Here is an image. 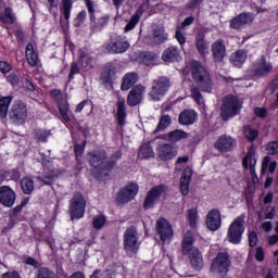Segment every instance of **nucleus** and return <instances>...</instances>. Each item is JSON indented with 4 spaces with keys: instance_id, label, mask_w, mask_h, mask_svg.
Returning <instances> with one entry per match:
<instances>
[{
    "instance_id": "1",
    "label": "nucleus",
    "mask_w": 278,
    "mask_h": 278,
    "mask_svg": "<svg viewBox=\"0 0 278 278\" xmlns=\"http://www.w3.org/2000/svg\"><path fill=\"white\" fill-rule=\"evenodd\" d=\"M189 72L195 85L190 88L191 97L198 103V105H203V94L202 92H212L214 88V80H212V75L207 71L206 66H203L199 61H191L189 63Z\"/></svg>"
},
{
    "instance_id": "2",
    "label": "nucleus",
    "mask_w": 278,
    "mask_h": 278,
    "mask_svg": "<svg viewBox=\"0 0 278 278\" xmlns=\"http://www.w3.org/2000/svg\"><path fill=\"white\" fill-rule=\"evenodd\" d=\"M106 157L108 154L104 150L88 153V162L90 166H92L93 173H97V175H108V173L116 166V161L123 157V153L121 151H116L110 161H105Z\"/></svg>"
},
{
    "instance_id": "3",
    "label": "nucleus",
    "mask_w": 278,
    "mask_h": 278,
    "mask_svg": "<svg viewBox=\"0 0 278 278\" xmlns=\"http://www.w3.org/2000/svg\"><path fill=\"white\" fill-rule=\"evenodd\" d=\"M242 110V103L237 97L227 96L223 99V104L220 108V116L223 121H229L233 116H238Z\"/></svg>"
},
{
    "instance_id": "4",
    "label": "nucleus",
    "mask_w": 278,
    "mask_h": 278,
    "mask_svg": "<svg viewBox=\"0 0 278 278\" xmlns=\"http://www.w3.org/2000/svg\"><path fill=\"white\" fill-rule=\"evenodd\" d=\"M140 250V237H138V229L130 226L124 232V251L131 257Z\"/></svg>"
},
{
    "instance_id": "5",
    "label": "nucleus",
    "mask_w": 278,
    "mask_h": 278,
    "mask_svg": "<svg viewBox=\"0 0 278 278\" xmlns=\"http://www.w3.org/2000/svg\"><path fill=\"white\" fill-rule=\"evenodd\" d=\"M244 218L247 216L244 214L237 217L228 228V241L231 244H240L242 241V233H244Z\"/></svg>"
},
{
    "instance_id": "6",
    "label": "nucleus",
    "mask_w": 278,
    "mask_h": 278,
    "mask_svg": "<svg viewBox=\"0 0 278 278\" xmlns=\"http://www.w3.org/2000/svg\"><path fill=\"white\" fill-rule=\"evenodd\" d=\"M71 220H79L86 214V198L80 192L74 193L70 202Z\"/></svg>"
},
{
    "instance_id": "7",
    "label": "nucleus",
    "mask_w": 278,
    "mask_h": 278,
    "mask_svg": "<svg viewBox=\"0 0 278 278\" xmlns=\"http://www.w3.org/2000/svg\"><path fill=\"white\" fill-rule=\"evenodd\" d=\"M229 266H231V261H229V254L219 252L217 256L212 262L211 271L218 277H225L229 273Z\"/></svg>"
},
{
    "instance_id": "8",
    "label": "nucleus",
    "mask_w": 278,
    "mask_h": 278,
    "mask_svg": "<svg viewBox=\"0 0 278 278\" xmlns=\"http://www.w3.org/2000/svg\"><path fill=\"white\" fill-rule=\"evenodd\" d=\"M170 88V79L167 77H160L152 83V89L150 91V97L152 101H160Z\"/></svg>"
},
{
    "instance_id": "9",
    "label": "nucleus",
    "mask_w": 278,
    "mask_h": 278,
    "mask_svg": "<svg viewBox=\"0 0 278 278\" xmlns=\"http://www.w3.org/2000/svg\"><path fill=\"white\" fill-rule=\"evenodd\" d=\"M138 184L131 182L121 189L116 197V203L118 205H123L124 203H129V201H132V199L136 198V194H138Z\"/></svg>"
},
{
    "instance_id": "10",
    "label": "nucleus",
    "mask_w": 278,
    "mask_h": 278,
    "mask_svg": "<svg viewBox=\"0 0 278 278\" xmlns=\"http://www.w3.org/2000/svg\"><path fill=\"white\" fill-rule=\"evenodd\" d=\"M166 192V186L164 185H159L156 187H153L147 194L144 202H143V207L144 210H151L154 207V205L160 201V198L162 194Z\"/></svg>"
},
{
    "instance_id": "11",
    "label": "nucleus",
    "mask_w": 278,
    "mask_h": 278,
    "mask_svg": "<svg viewBox=\"0 0 278 278\" xmlns=\"http://www.w3.org/2000/svg\"><path fill=\"white\" fill-rule=\"evenodd\" d=\"M236 139L231 136L222 135L215 141L214 147L220 153H229V151H233L236 149Z\"/></svg>"
},
{
    "instance_id": "12",
    "label": "nucleus",
    "mask_w": 278,
    "mask_h": 278,
    "mask_svg": "<svg viewBox=\"0 0 278 278\" xmlns=\"http://www.w3.org/2000/svg\"><path fill=\"white\" fill-rule=\"evenodd\" d=\"M51 96L59 104V112L63 121H65V123H68L71 121V116H68V102L66 101V99H64L62 91L53 89L51 91Z\"/></svg>"
},
{
    "instance_id": "13",
    "label": "nucleus",
    "mask_w": 278,
    "mask_h": 278,
    "mask_svg": "<svg viewBox=\"0 0 278 278\" xmlns=\"http://www.w3.org/2000/svg\"><path fill=\"white\" fill-rule=\"evenodd\" d=\"M156 233H159L162 242H168L173 239V227L166 218L157 219Z\"/></svg>"
},
{
    "instance_id": "14",
    "label": "nucleus",
    "mask_w": 278,
    "mask_h": 278,
    "mask_svg": "<svg viewBox=\"0 0 278 278\" xmlns=\"http://www.w3.org/2000/svg\"><path fill=\"white\" fill-rule=\"evenodd\" d=\"M156 154L162 162H168L174 157H177V150L170 143H160L156 147Z\"/></svg>"
},
{
    "instance_id": "15",
    "label": "nucleus",
    "mask_w": 278,
    "mask_h": 278,
    "mask_svg": "<svg viewBox=\"0 0 278 278\" xmlns=\"http://www.w3.org/2000/svg\"><path fill=\"white\" fill-rule=\"evenodd\" d=\"M108 53H125L129 49V42L122 37L111 38L105 47Z\"/></svg>"
},
{
    "instance_id": "16",
    "label": "nucleus",
    "mask_w": 278,
    "mask_h": 278,
    "mask_svg": "<svg viewBox=\"0 0 278 278\" xmlns=\"http://www.w3.org/2000/svg\"><path fill=\"white\" fill-rule=\"evenodd\" d=\"M0 203L4 207H13L16 203V192L8 186L0 187Z\"/></svg>"
},
{
    "instance_id": "17",
    "label": "nucleus",
    "mask_w": 278,
    "mask_h": 278,
    "mask_svg": "<svg viewBox=\"0 0 278 278\" xmlns=\"http://www.w3.org/2000/svg\"><path fill=\"white\" fill-rule=\"evenodd\" d=\"M9 116L14 121V123H23V121L27 118V105L23 102L13 104Z\"/></svg>"
},
{
    "instance_id": "18",
    "label": "nucleus",
    "mask_w": 278,
    "mask_h": 278,
    "mask_svg": "<svg viewBox=\"0 0 278 278\" xmlns=\"http://www.w3.org/2000/svg\"><path fill=\"white\" fill-rule=\"evenodd\" d=\"M222 219L220 211L217 208L211 210L206 215V227L210 231H218L220 229Z\"/></svg>"
},
{
    "instance_id": "19",
    "label": "nucleus",
    "mask_w": 278,
    "mask_h": 278,
    "mask_svg": "<svg viewBox=\"0 0 278 278\" xmlns=\"http://www.w3.org/2000/svg\"><path fill=\"white\" fill-rule=\"evenodd\" d=\"M253 23V14L251 13H241L230 21L231 29H242L247 25Z\"/></svg>"
},
{
    "instance_id": "20",
    "label": "nucleus",
    "mask_w": 278,
    "mask_h": 278,
    "mask_svg": "<svg viewBox=\"0 0 278 278\" xmlns=\"http://www.w3.org/2000/svg\"><path fill=\"white\" fill-rule=\"evenodd\" d=\"M212 53L215 62L220 63L225 60V56L227 55V48L225 47V41H223V39H217L213 42Z\"/></svg>"
},
{
    "instance_id": "21",
    "label": "nucleus",
    "mask_w": 278,
    "mask_h": 278,
    "mask_svg": "<svg viewBox=\"0 0 278 278\" xmlns=\"http://www.w3.org/2000/svg\"><path fill=\"white\" fill-rule=\"evenodd\" d=\"M143 94H144V87L140 85L135 86L128 93L127 104L130 105L131 108L140 104V102L142 101Z\"/></svg>"
},
{
    "instance_id": "22",
    "label": "nucleus",
    "mask_w": 278,
    "mask_h": 278,
    "mask_svg": "<svg viewBox=\"0 0 278 278\" xmlns=\"http://www.w3.org/2000/svg\"><path fill=\"white\" fill-rule=\"evenodd\" d=\"M273 73V64L266 62V58L262 56L254 65V74L260 77H266Z\"/></svg>"
},
{
    "instance_id": "23",
    "label": "nucleus",
    "mask_w": 278,
    "mask_h": 278,
    "mask_svg": "<svg viewBox=\"0 0 278 278\" xmlns=\"http://www.w3.org/2000/svg\"><path fill=\"white\" fill-rule=\"evenodd\" d=\"M71 10H73V0L62 1V17L60 18L62 29H68V20L71 18Z\"/></svg>"
},
{
    "instance_id": "24",
    "label": "nucleus",
    "mask_w": 278,
    "mask_h": 278,
    "mask_svg": "<svg viewBox=\"0 0 278 278\" xmlns=\"http://www.w3.org/2000/svg\"><path fill=\"white\" fill-rule=\"evenodd\" d=\"M192 180V168L186 167L180 178V192L187 197L190 192V181Z\"/></svg>"
},
{
    "instance_id": "25",
    "label": "nucleus",
    "mask_w": 278,
    "mask_h": 278,
    "mask_svg": "<svg viewBox=\"0 0 278 278\" xmlns=\"http://www.w3.org/2000/svg\"><path fill=\"white\" fill-rule=\"evenodd\" d=\"M255 164H257V155L255 154V150H253V148H251L248 151L247 155L243 157L242 165L247 169L250 166V172H251L252 177H255Z\"/></svg>"
},
{
    "instance_id": "26",
    "label": "nucleus",
    "mask_w": 278,
    "mask_h": 278,
    "mask_svg": "<svg viewBox=\"0 0 278 278\" xmlns=\"http://www.w3.org/2000/svg\"><path fill=\"white\" fill-rule=\"evenodd\" d=\"M160 138H163V140H168V142L175 143L179 142V140H186V138H188V132L181 129H176L163 135L162 137L156 138L155 140H160Z\"/></svg>"
},
{
    "instance_id": "27",
    "label": "nucleus",
    "mask_w": 278,
    "mask_h": 278,
    "mask_svg": "<svg viewBox=\"0 0 278 278\" xmlns=\"http://www.w3.org/2000/svg\"><path fill=\"white\" fill-rule=\"evenodd\" d=\"M151 40L153 45H162L168 40V34H166L163 26H156L153 28Z\"/></svg>"
},
{
    "instance_id": "28",
    "label": "nucleus",
    "mask_w": 278,
    "mask_h": 278,
    "mask_svg": "<svg viewBox=\"0 0 278 278\" xmlns=\"http://www.w3.org/2000/svg\"><path fill=\"white\" fill-rule=\"evenodd\" d=\"M181 58V53L179 52V49L175 46H170L166 50H164L162 54V60L164 62H177Z\"/></svg>"
},
{
    "instance_id": "29",
    "label": "nucleus",
    "mask_w": 278,
    "mask_h": 278,
    "mask_svg": "<svg viewBox=\"0 0 278 278\" xmlns=\"http://www.w3.org/2000/svg\"><path fill=\"white\" fill-rule=\"evenodd\" d=\"M189 260L194 270H201V268H203V255H201L198 249H193L189 252Z\"/></svg>"
},
{
    "instance_id": "30",
    "label": "nucleus",
    "mask_w": 278,
    "mask_h": 278,
    "mask_svg": "<svg viewBox=\"0 0 278 278\" xmlns=\"http://www.w3.org/2000/svg\"><path fill=\"white\" fill-rule=\"evenodd\" d=\"M178 121L180 125H194L197 121V112L193 110H185L179 114Z\"/></svg>"
},
{
    "instance_id": "31",
    "label": "nucleus",
    "mask_w": 278,
    "mask_h": 278,
    "mask_svg": "<svg viewBox=\"0 0 278 278\" xmlns=\"http://www.w3.org/2000/svg\"><path fill=\"white\" fill-rule=\"evenodd\" d=\"M161 114L162 115L160 117L159 124L153 134H160L161 131L168 129V127H170V123H173V117H170L168 114H165L164 110L161 111Z\"/></svg>"
},
{
    "instance_id": "32",
    "label": "nucleus",
    "mask_w": 278,
    "mask_h": 278,
    "mask_svg": "<svg viewBox=\"0 0 278 278\" xmlns=\"http://www.w3.org/2000/svg\"><path fill=\"white\" fill-rule=\"evenodd\" d=\"M78 62L83 71H90V68H92V56H90L86 51L79 52Z\"/></svg>"
},
{
    "instance_id": "33",
    "label": "nucleus",
    "mask_w": 278,
    "mask_h": 278,
    "mask_svg": "<svg viewBox=\"0 0 278 278\" xmlns=\"http://www.w3.org/2000/svg\"><path fill=\"white\" fill-rule=\"evenodd\" d=\"M230 62L233 66L240 68V66L247 62V52H244V50H238L230 55Z\"/></svg>"
},
{
    "instance_id": "34",
    "label": "nucleus",
    "mask_w": 278,
    "mask_h": 278,
    "mask_svg": "<svg viewBox=\"0 0 278 278\" xmlns=\"http://www.w3.org/2000/svg\"><path fill=\"white\" fill-rule=\"evenodd\" d=\"M144 14V8L141 5L138 8L136 13L131 16L130 21L128 24L125 26V31H131L136 27L137 23H140V16Z\"/></svg>"
},
{
    "instance_id": "35",
    "label": "nucleus",
    "mask_w": 278,
    "mask_h": 278,
    "mask_svg": "<svg viewBox=\"0 0 278 278\" xmlns=\"http://www.w3.org/2000/svg\"><path fill=\"white\" fill-rule=\"evenodd\" d=\"M26 59L29 66H38V53L34 50L33 43L26 46Z\"/></svg>"
},
{
    "instance_id": "36",
    "label": "nucleus",
    "mask_w": 278,
    "mask_h": 278,
    "mask_svg": "<svg viewBox=\"0 0 278 278\" xmlns=\"http://www.w3.org/2000/svg\"><path fill=\"white\" fill-rule=\"evenodd\" d=\"M125 118H127V111H125V100H118L116 119L121 127L125 125Z\"/></svg>"
},
{
    "instance_id": "37",
    "label": "nucleus",
    "mask_w": 278,
    "mask_h": 278,
    "mask_svg": "<svg viewBox=\"0 0 278 278\" xmlns=\"http://www.w3.org/2000/svg\"><path fill=\"white\" fill-rule=\"evenodd\" d=\"M138 81V74L128 73L124 76L122 83V90H129Z\"/></svg>"
},
{
    "instance_id": "38",
    "label": "nucleus",
    "mask_w": 278,
    "mask_h": 278,
    "mask_svg": "<svg viewBox=\"0 0 278 278\" xmlns=\"http://www.w3.org/2000/svg\"><path fill=\"white\" fill-rule=\"evenodd\" d=\"M276 169H277V161L270 162V156H265L262 163V169H261L262 175H266L267 170H269L270 175H273V173H275Z\"/></svg>"
},
{
    "instance_id": "39",
    "label": "nucleus",
    "mask_w": 278,
    "mask_h": 278,
    "mask_svg": "<svg viewBox=\"0 0 278 278\" xmlns=\"http://www.w3.org/2000/svg\"><path fill=\"white\" fill-rule=\"evenodd\" d=\"M138 155L141 160H149V157H153L155 155V152H153V148L150 143H143L139 149Z\"/></svg>"
},
{
    "instance_id": "40",
    "label": "nucleus",
    "mask_w": 278,
    "mask_h": 278,
    "mask_svg": "<svg viewBox=\"0 0 278 278\" xmlns=\"http://www.w3.org/2000/svg\"><path fill=\"white\" fill-rule=\"evenodd\" d=\"M10 103H12V96L3 97L0 99V117L5 118L8 116V110H10Z\"/></svg>"
},
{
    "instance_id": "41",
    "label": "nucleus",
    "mask_w": 278,
    "mask_h": 278,
    "mask_svg": "<svg viewBox=\"0 0 278 278\" xmlns=\"http://www.w3.org/2000/svg\"><path fill=\"white\" fill-rule=\"evenodd\" d=\"M0 21L5 25H12V23L16 21V17H14V13H12L11 8L4 9V12L0 14Z\"/></svg>"
},
{
    "instance_id": "42",
    "label": "nucleus",
    "mask_w": 278,
    "mask_h": 278,
    "mask_svg": "<svg viewBox=\"0 0 278 278\" xmlns=\"http://www.w3.org/2000/svg\"><path fill=\"white\" fill-rule=\"evenodd\" d=\"M21 188L24 194H31L34 192V179L25 177L21 180Z\"/></svg>"
},
{
    "instance_id": "43",
    "label": "nucleus",
    "mask_w": 278,
    "mask_h": 278,
    "mask_svg": "<svg viewBox=\"0 0 278 278\" xmlns=\"http://www.w3.org/2000/svg\"><path fill=\"white\" fill-rule=\"evenodd\" d=\"M194 242V239H192V236L185 235L184 241H182V253L186 255V253L192 252V243Z\"/></svg>"
},
{
    "instance_id": "44",
    "label": "nucleus",
    "mask_w": 278,
    "mask_h": 278,
    "mask_svg": "<svg viewBox=\"0 0 278 278\" xmlns=\"http://www.w3.org/2000/svg\"><path fill=\"white\" fill-rule=\"evenodd\" d=\"M35 278H55V273L47 267H40L37 269Z\"/></svg>"
},
{
    "instance_id": "45",
    "label": "nucleus",
    "mask_w": 278,
    "mask_h": 278,
    "mask_svg": "<svg viewBox=\"0 0 278 278\" xmlns=\"http://www.w3.org/2000/svg\"><path fill=\"white\" fill-rule=\"evenodd\" d=\"M243 134L250 142H253L257 138V130L251 128L249 125L243 127Z\"/></svg>"
},
{
    "instance_id": "46",
    "label": "nucleus",
    "mask_w": 278,
    "mask_h": 278,
    "mask_svg": "<svg viewBox=\"0 0 278 278\" xmlns=\"http://www.w3.org/2000/svg\"><path fill=\"white\" fill-rule=\"evenodd\" d=\"M142 62L146 64V66H151L155 60H157V54L154 52H143L141 54Z\"/></svg>"
},
{
    "instance_id": "47",
    "label": "nucleus",
    "mask_w": 278,
    "mask_h": 278,
    "mask_svg": "<svg viewBox=\"0 0 278 278\" xmlns=\"http://www.w3.org/2000/svg\"><path fill=\"white\" fill-rule=\"evenodd\" d=\"M197 49L200 53H205L207 49V42L205 41V35L197 36Z\"/></svg>"
},
{
    "instance_id": "48",
    "label": "nucleus",
    "mask_w": 278,
    "mask_h": 278,
    "mask_svg": "<svg viewBox=\"0 0 278 278\" xmlns=\"http://www.w3.org/2000/svg\"><path fill=\"white\" fill-rule=\"evenodd\" d=\"M197 220H199V214L197 213V208L188 210V222L190 227H197Z\"/></svg>"
},
{
    "instance_id": "49",
    "label": "nucleus",
    "mask_w": 278,
    "mask_h": 278,
    "mask_svg": "<svg viewBox=\"0 0 278 278\" xmlns=\"http://www.w3.org/2000/svg\"><path fill=\"white\" fill-rule=\"evenodd\" d=\"M101 79L104 84H110L114 79V71L112 68H105L101 74Z\"/></svg>"
},
{
    "instance_id": "50",
    "label": "nucleus",
    "mask_w": 278,
    "mask_h": 278,
    "mask_svg": "<svg viewBox=\"0 0 278 278\" xmlns=\"http://www.w3.org/2000/svg\"><path fill=\"white\" fill-rule=\"evenodd\" d=\"M106 218L104 215H99L93 217V227L94 229H103L106 223Z\"/></svg>"
},
{
    "instance_id": "51",
    "label": "nucleus",
    "mask_w": 278,
    "mask_h": 278,
    "mask_svg": "<svg viewBox=\"0 0 278 278\" xmlns=\"http://www.w3.org/2000/svg\"><path fill=\"white\" fill-rule=\"evenodd\" d=\"M51 136V130H37L35 137L39 142H47V139Z\"/></svg>"
},
{
    "instance_id": "52",
    "label": "nucleus",
    "mask_w": 278,
    "mask_h": 278,
    "mask_svg": "<svg viewBox=\"0 0 278 278\" xmlns=\"http://www.w3.org/2000/svg\"><path fill=\"white\" fill-rule=\"evenodd\" d=\"M182 31H184V29H182V28H179V27L177 26L176 33H175V38H176L177 42H178L181 47H184V45H186V35H185Z\"/></svg>"
},
{
    "instance_id": "53",
    "label": "nucleus",
    "mask_w": 278,
    "mask_h": 278,
    "mask_svg": "<svg viewBox=\"0 0 278 278\" xmlns=\"http://www.w3.org/2000/svg\"><path fill=\"white\" fill-rule=\"evenodd\" d=\"M27 205V202H22L20 205L15 206L12 212L10 213V218H16L21 212H23V208Z\"/></svg>"
},
{
    "instance_id": "54",
    "label": "nucleus",
    "mask_w": 278,
    "mask_h": 278,
    "mask_svg": "<svg viewBox=\"0 0 278 278\" xmlns=\"http://www.w3.org/2000/svg\"><path fill=\"white\" fill-rule=\"evenodd\" d=\"M268 155H277L278 153V141L269 142L267 144Z\"/></svg>"
},
{
    "instance_id": "55",
    "label": "nucleus",
    "mask_w": 278,
    "mask_h": 278,
    "mask_svg": "<svg viewBox=\"0 0 278 278\" xmlns=\"http://www.w3.org/2000/svg\"><path fill=\"white\" fill-rule=\"evenodd\" d=\"M87 10L91 14V23H94V2L92 0H85Z\"/></svg>"
},
{
    "instance_id": "56",
    "label": "nucleus",
    "mask_w": 278,
    "mask_h": 278,
    "mask_svg": "<svg viewBox=\"0 0 278 278\" xmlns=\"http://www.w3.org/2000/svg\"><path fill=\"white\" fill-rule=\"evenodd\" d=\"M81 70L79 68V65L76 62H73L71 65V72H70V79H73L75 75H79Z\"/></svg>"
},
{
    "instance_id": "57",
    "label": "nucleus",
    "mask_w": 278,
    "mask_h": 278,
    "mask_svg": "<svg viewBox=\"0 0 278 278\" xmlns=\"http://www.w3.org/2000/svg\"><path fill=\"white\" fill-rule=\"evenodd\" d=\"M193 23H194V16H189L184 20V22L180 24V26H178V28L184 30L186 29V27H190V25H192Z\"/></svg>"
},
{
    "instance_id": "58",
    "label": "nucleus",
    "mask_w": 278,
    "mask_h": 278,
    "mask_svg": "<svg viewBox=\"0 0 278 278\" xmlns=\"http://www.w3.org/2000/svg\"><path fill=\"white\" fill-rule=\"evenodd\" d=\"M0 71L5 75V73H10L12 71V65L5 61H0Z\"/></svg>"
},
{
    "instance_id": "59",
    "label": "nucleus",
    "mask_w": 278,
    "mask_h": 278,
    "mask_svg": "<svg viewBox=\"0 0 278 278\" xmlns=\"http://www.w3.org/2000/svg\"><path fill=\"white\" fill-rule=\"evenodd\" d=\"M249 244L252 248L257 245V232L256 231L250 232V235H249Z\"/></svg>"
},
{
    "instance_id": "60",
    "label": "nucleus",
    "mask_w": 278,
    "mask_h": 278,
    "mask_svg": "<svg viewBox=\"0 0 278 278\" xmlns=\"http://www.w3.org/2000/svg\"><path fill=\"white\" fill-rule=\"evenodd\" d=\"M1 278H21V274H18L16 270L7 271L2 274Z\"/></svg>"
},
{
    "instance_id": "61",
    "label": "nucleus",
    "mask_w": 278,
    "mask_h": 278,
    "mask_svg": "<svg viewBox=\"0 0 278 278\" xmlns=\"http://www.w3.org/2000/svg\"><path fill=\"white\" fill-rule=\"evenodd\" d=\"M74 151H75L76 160H79V157L84 155V147H81L80 144H76L74 148Z\"/></svg>"
},
{
    "instance_id": "62",
    "label": "nucleus",
    "mask_w": 278,
    "mask_h": 278,
    "mask_svg": "<svg viewBox=\"0 0 278 278\" xmlns=\"http://www.w3.org/2000/svg\"><path fill=\"white\" fill-rule=\"evenodd\" d=\"M8 81H10V84H12V86H18V75H16V74L9 75Z\"/></svg>"
},
{
    "instance_id": "63",
    "label": "nucleus",
    "mask_w": 278,
    "mask_h": 278,
    "mask_svg": "<svg viewBox=\"0 0 278 278\" xmlns=\"http://www.w3.org/2000/svg\"><path fill=\"white\" fill-rule=\"evenodd\" d=\"M255 258L257 262H264V249L257 248Z\"/></svg>"
},
{
    "instance_id": "64",
    "label": "nucleus",
    "mask_w": 278,
    "mask_h": 278,
    "mask_svg": "<svg viewBox=\"0 0 278 278\" xmlns=\"http://www.w3.org/2000/svg\"><path fill=\"white\" fill-rule=\"evenodd\" d=\"M268 244H270V247H274V244H278V236L273 235L268 237Z\"/></svg>"
}]
</instances>
